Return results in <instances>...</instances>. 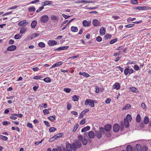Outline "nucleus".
<instances>
[{"label": "nucleus", "instance_id": "f257e3e1", "mask_svg": "<svg viewBox=\"0 0 151 151\" xmlns=\"http://www.w3.org/2000/svg\"><path fill=\"white\" fill-rule=\"evenodd\" d=\"M94 103H96L95 100H91L90 99H87L85 101V105L86 106L89 105L91 107H94Z\"/></svg>", "mask_w": 151, "mask_h": 151}, {"label": "nucleus", "instance_id": "f03ea898", "mask_svg": "<svg viewBox=\"0 0 151 151\" xmlns=\"http://www.w3.org/2000/svg\"><path fill=\"white\" fill-rule=\"evenodd\" d=\"M137 151H147V147L145 146L142 147L139 144H137L136 145Z\"/></svg>", "mask_w": 151, "mask_h": 151}, {"label": "nucleus", "instance_id": "7ed1b4c3", "mask_svg": "<svg viewBox=\"0 0 151 151\" xmlns=\"http://www.w3.org/2000/svg\"><path fill=\"white\" fill-rule=\"evenodd\" d=\"M134 9L139 10H147L151 9V7L148 6H134Z\"/></svg>", "mask_w": 151, "mask_h": 151}, {"label": "nucleus", "instance_id": "20e7f679", "mask_svg": "<svg viewBox=\"0 0 151 151\" xmlns=\"http://www.w3.org/2000/svg\"><path fill=\"white\" fill-rule=\"evenodd\" d=\"M78 138L82 142L83 144L84 145H86L87 144V141L86 138H84L81 135H79L78 137Z\"/></svg>", "mask_w": 151, "mask_h": 151}, {"label": "nucleus", "instance_id": "39448f33", "mask_svg": "<svg viewBox=\"0 0 151 151\" xmlns=\"http://www.w3.org/2000/svg\"><path fill=\"white\" fill-rule=\"evenodd\" d=\"M49 20V17L47 15L42 16L40 18V21L41 22L44 23H47Z\"/></svg>", "mask_w": 151, "mask_h": 151}, {"label": "nucleus", "instance_id": "423d86ee", "mask_svg": "<svg viewBox=\"0 0 151 151\" xmlns=\"http://www.w3.org/2000/svg\"><path fill=\"white\" fill-rule=\"evenodd\" d=\"M119 126L118 124H115L113 126V131L114 132H117L119 131Z\"/></svg>", "mask_w": 151, "mask_h": 151}, {"label": "nucleus", "instance_id": "0eeeda50", "mask_svg": "<svg viewBox=\"0 0 151 151\" xmlns=\"http://www.w3.org/2000/svg\"><path fill=\"white\" fill-rule=\"evenodd\" d=\"M49 46H54L57 44V42L55 40H50L47 42Z\"/></svg>", "mask_w": 151, "mask_h": 151}, {"label": "nucleus", "instance_id": "6e6552de", "mask_svg": "<svg viewBox=\"0 0 151 151\" xmlns=\"http://www.w3.org/2000/svg\"><path fill=\"white\" fill-rule=\"evenodd\" d=\"M17 46L14 45H12L8 47L7 50L8 51H13L17 49Z\"/></svg>", "mask_w": 151, "mask_h": 151}, {"label": "nucleus", "instance_id": "1a4fd4ad", "mask_svg": "<svg viewBox=\"0 0 151 151\" xmlns=\"http://www.w3.org/2000/svg\"><path fill=\"white\" fill-rule=\"evenodd\" d=\"M93 25L95 27H97L100 25V22L97 19H94L92 22Z\"/></svg>", "mask_w": 151, "mask_h": 151}, {"label": "nucleus", "instance_id": "9d476101", "mask_svg": "<svg viewBox=\"0 0 151 151\" xmlns=\"http://www.w3.org/2000/svg\"><path fill=\"white\" fill-rule=\"evenodd\" d=\"M106 30L105 28L104 27H102L100 29V34L101 36L104 35L106 32Z\"/></svg>", "mask_w": 151, "mask_h": 151}, {"label": "nucleus", "instance_id": "9b49d317", "mask_svg": "<svg viewBox=\"0 0 151 151\" xmlns=\"http://www.w3.org/2000/svg\"><path fill=\"white\" fill-rule=\"evenodd\" d=\"M111 126L110 124H107L105 125L104 127V129H105V130L106 132H109L110 131L111 128Z\"/></svg>", "mask_w": 151, "mask_h": 151}, {"label": "nucleus", "instance_id": "f8f14e48", "mask_svg": "<svg viewBox=\"0 0 151 151\" xmlns=\"http://www.w3.org/2000/svg\"><path fill=\"white\" fill-rule=\"evenodd\" d=\"M52 4V1H47L42 2V5L43 6H44L47 5H51Z\"/></svg>", "mask_w": 151, "mask_h": 151}, {"label": "nucleus", "instance_id": "ddd939ff", "mask_svg": "<svg viewBox=\"0 0 151 151\" xmlns=\"http://www.w3.org/2000/svg\"><path fill=\"white\" fill-rule=\"evenodd\" d=\"M95 136L98 139H100L101 138L102 136V134L100 132H99V131L96 130L95 131Z\"/></svg>", "mask_w": 151, "mask_h": 151}, {"label": "nucleus", "instance_id": "4468645a", "mask_svg": "<svg viewBox=\"0 0 151 151\" xmlns=\"http://www.w3.org/2000/svg\"><path fill=\"white\" fill-rule=\"evenodd\" d=\"M28 24V22H27L26 20H23L19 22L18 24L19 26H20L24 24H25V25H27Z\"/></svg>", "mask_w": 151, "mask_h": 151}, {"label": "nucleus", "instance_id": "2eb2a0df", "mask_svg": "<svg viewBox=\"0 0 151 151\" xmlns=\"http://www.w3.org/2000/svg\"><path fill=\"white\" fill-rule=\"evenodd\" d=\"M124 124L125 127L126 128H128L129 127V124L128 120L125 118L124 120Z\"/></svg>", "mask_w": 151, "mask_h": 151}, {"label": "nucleus", "instance_id": "dca6fc26", "mask_svg": "<svg viewBox=\"0 0 151 151\" xmlns=\"http://www.w3.org/2000/svg\"><path fill=\"white\" fill-rule=\"evenodd\" d=\"M113 87L116 90H119L120 88V86L119 83H116L113 85Z\"/></svg>", "mask_w": 151, "mask_h": 151}, {"label": "nucleus", "instance_id": "f3484780", "mask_svg": "<svg viewBox=\"0 0 151 151\" xmlns=\"http://www.w3.org/2000/svg\"><path fill=\"white\" fill-rule=\"evenodd\" d=\"M66 147L68 151H72V146L69 143H67L66 145Z\"/></svg>", "mask_w": 151, "mask_h": 151}, {"label": "nucleus", "instance_id": "a211bd4d", "mask_svg": "<svg viewBox=\"0 0 151 151\" xmlns=\"http://www.w3.org/2000/svg\"><path fill=\"white\" fill-rule=\"evenodd\" d=\"M88 135L89 137L91 138H93L94 137V133L92 131H91L89 132Z\"/></svg>", "mask_w": 151, "mask_h": 151}, {"label": "nucleus", "instance_id": "6ab92c4d", "mask_svg": "<svg viewBox=\"0 0 151 151\" xmlns=\"http://www.w3.org/2000/svg\"><path fill=\"white\" fill-rule=\"evenodd\" d=\"M83 24L84 27H87L90 26V23H89L88 22L87 20H84L83 22Z\"/></svg>", "mask_w": 151, "mask_h": 151}, {"label": "nucleus", "instance_id": "aec40b11", "mask_svg": "<svg viewBox=\"0 0 151 151\" xmlns=\"http://www.w3.org/2000/svg\"><path fill=\"white\" fill-rule=\"evenodd\" d=\"M129 66H127L125 67V68L124 70V73L125 75H127L128 74H129Z\"/></svg>", "mask_w": 151, "mask_h": 151}, {"label": "nucleus", "instance_id": "412c9836", "mask_svg": "<svg viewBox=\"0 0 151 151\" xmlns=\"http://www.w3.org/2000/svg\"><path fill=\"white\" fill-rule=\"evenodd\" d=\"M90 129V127L89 126H87L86 127L83 128L81 129V132H85L89 130Z\"/></svg>", "mask_w": 151, "mask_h": 151}, {"label": "nucleus", "instance_id": "4be33fe9", "mask_svg": "<svg viewBox=\"0 0 151 151\" xmlns=\"http://www.w3.org/2000/svg\"><path fill=\"white\" fill-rule=\"evenodd\" d=\"M37 23V21H36L35 20L33 21L32 22L31 24V27L33 28H35V27L36 26Z\"/></svg>", "mask_w": 151, "mask_h": 151}, {"label": "nucleus", "instance_id": "5701e85b", "mask_svg": "<svg viewBox=\"0 0 151 151\" xmlns=\"http://www.w3.org/2000/svg\"><path fill=\"white\" fill-rule=\"evenodd\" d=\"M149 121V119L147 116H146L144 118V123L145 124H147Z\"/></svg>", "mask_w": 151, "mask_h": 151}, {"label": "nucleus", "instance_id": "b1692460", "mask_svg": "<svg viewBox=\"0 0 151 151\" xmlns=\"http://www.w3.org/2000/svg\"><path fill=\"white\" fill-rule=\"evenodd\" d=\"M63 135L64 134L63 133H58L55 136V138H56L57 139L58 138L62 137L63 136Z\"/></svg>", "mask_w": 151, "mask_h": 151}, {"label": "nucleus", "instance_id": "393cba45", "mask_svg": "<svg viewBox=\"0 0 151 151\" xmlns=\"http://www.w3.org/2000/svg\"><path fill=\"white\" fill-rule=\"evenodd\" d=\"M79 74L80 75L83 76L84 77H86L87 78L89 76V75L86 72H80Z\"/></svg>", "mask_w": 151, "mask_h": 151}, {"label": "nucleus", "instance_id": "a878e982", "mask_svg": "<svg viewBox=\"0 0 151 151\" xmlns=\"http://www.w3.org/2000/svg\"><path fill=\"white\" fill-rule=\"evenodd\" d=\"M71 30L74 32H77L78 31V28L77 27L72 26L71 28Z\"/></svg>", "mask_w": 151, "mask_h": 151}, {"label": "nucleus", "instance_id": "bb28decb", "mask_svg": "<svg viewBox=\"0 0 151 151\" xmlns=\"http://www.w3.org/2000/svg\"><path fill=\"white\" fill-rule=\"evenodd\" d=\"M48 119L51 122H53L55 119V116L54 115L48 117Z\"/></svg>", "mask_w": 151, "mask_h": 151}, {"label": "nucleus", "instance_id": "cd10ccee", "mask_svg": "<svg viewBox=\"0 0 151 151\" xmlns=\"http://www.w3.org/2000/svg\"><path fill=\"white\" fill-rule=\"evenodd\" d=\"M141 120V118L140 116V115L139 114H138L137 115L136 118V122H138L139 123V122Z\"/></svg>", "mask_w": 151, "mask_h": 151}, {"label": "nucleus", "instance_id": "c85d7f7f", "mask_svg": "<svg viewBox=\"0 0 151 151\" xmlns=\"http://www.w3.org/2000/svg\"><path fill=\"white\" fill-rule=\"evenodd\" d=\"M72 150L74 151L76 150V149L78 148V147L76 145L75 143H73L72 144Z\"/></svg>", "mask_w": 151, "mask_h": 151}, {"label": "nucleus", "instance_id": "c756f323", "mask_svg": "<svg viewBox=\"0 0 151 151\" xmlns=\"http://www.w3.org/2000/svg\"><path fill=\"white\" fill-rule=\"evenodd\" d=\"M132 148H133L131 145H129L127 146L126 149L127 151H132Z\"/></svg>", "mask_w": 151, "mask_h": 151}, {"label": "nucleus", "instance_id": "7c9ffc66", "mask_svg": "<svg viewBox=\"0 0 151 151\" xmlns=\"http://www.w3.org/2000/svg\"><path fill=\"white\" fill-rule=\"evenodd\" d=\"M131 107V106L130 104H127L122 108V109L125 110L127 109H128L130 108Z\"/></svg>", "mask_w": 151, "mask_h": 151}, {"label": "nucleus", "instance_id": "2f4dec72", "mask_svg": "<svg viewBox=\"0 0 151 151\" xmlns=\"http://www.w3.org/2000/svg\"><path fill=\"white\" fill-rule=\"evenodd\" d=\"M111 37L112 35H111L107 33L104 36V38L106 40H107L111 38Z\"/></svg>", "mask_w": 151, "mask_h": 151}, {"label": "nucleus", "instance_id": "473e14b6", "mask_svg": "<svg viewBox=\"0 0 151 151\" xmlns=\"http://www.w3.org/2000/svg\"><path fill=\"white\" fill-rule=\"evenodd\" d=\"M76 145L78 147V148H80L82 145L80 141H77L76 143H75Z\"/></svg>", "mask_w": 151, "mask_h": 151}, {"label": "nucleus", "instance_id": "72a5a7b5", "mask_svg": "<svg viewBox=\"0 0 151 151\" xmlns=\"http://www.w3.org/2000/svg\"><path fill=\"white\" fill-rule=\"evenodd\" d=\"M43 80L46 83H50L51 82V79L48 77H47L45 78H44Z\"/></svg>", "mask_w": 151, "mask_h": 151}, {"label": "nucleus", "instance_id": "f704fd0d", "mask_svg": "<svg viewBox=\"0 0 151 151\" xmlns=\"http://www.w3.org/2000/svg\"><path fill=\"white\" fill-rule=\"evenodd\" d=\"M50 18L52 20H56L58 21V18L56 16L54 15L51 16Z\"/></svg>", "mask_w": 151, "mask_h": 151}, {"label": "nucleus", "instance_id": "c9c22d12", "mask_svg": "<svg viewBox=\"0 0 151 151\" xmlns=\"http://www.w3.org/2000/svg\"><path fill=\"white\" fill-rule=\"evenodd\" d=\"M72 99L73 101H77L79 99V98L76 95L73 96L72 97Z\"/></svg>", "mask_w": 151, "mask_h": 151}, {"label": "nucleus", "instance_id": "e433bc0d", "mask_svg": "<svg viewBox=\"0 0 151 151\" xmlns=\"http://www.w3.org/2000/svg\"><path fill=\"white\" fill-rule=\"evenodd\" d=\"M43 78V77L42 76H34L33 78V79H36V80H38L39 79H40L42 78Z\"/></svg>", "mask_w": 151, "mask_h": 151}, {"label": "nucleus", "instance_id": "4c0bfd02", "mask_svg": "<svg viewBox=\"0 0 151 151\" xmlns=\"http://www.w3.org/2000/svg\"><path fill=\"white\" fill-rule=\"evenodd\" d=\"M52 151H62L61 148L60 146H58L57 148H53Z\"/></svg>", "mask_w": 151, "mask_h": 151}, {"label": "nucleus", "instance_id": "58836bf2", "mask_svg": "<svg viewBox=\"0 0 151 151\" xmlns=\"http://www.w3.org/2000/svg\"><path fill=\"white\" fill-rule=\"evenodd\" d=\"M63 62H58L57 63L55 64H54V65L55 67H58L61 65L63 64Z\"/></svg>", "mask_w": 151, "mask_h": 151}, {"label": "nucleus", "instance_id": "ea45409f", "mask_svg": "<svg viewBox=\"0 0 151 151\" xmlns=\"http://www.w3.org/2000/svg\"><path fill=\"white\" fill-rule=\"evenodd\" d=\"M118 40V39L117 38H115L112 40H111L110 42V44H112L116 42Z\"/></svg>", "mask_w": 151, "mask_h": 151}, {"label": "nucleus", "instance_id": "a19ab883", "mask_svg": "<svg viewBox=\"0 0 151 151\" xmlns=\"http://www.w3.org/2000/svg\"><path fill=\"white\" fill-rule=\"evenodd\" d=\"M38 46L41 47H45V45L44 43L41 42L38 43Z\"/></svg>", "mask_w": 151, "mask_h": 151}, {"label": "nucleus", "instance_id": "79ce46f5", "mask_svg": "<svg viewBox=\"0 0 151 151\" xmlns=\"http://www.w3.org/2000/svg\"><path fill=\"white\" fill-rule=\"evenodd\" d=\"M99 131L102 134L104 133L105 129L103 127H101L99 128Z\"/></svg>", "mask_w": 151, "mask_h": 151}, {"label": "nucleus", "instance_id": "37998d69", "mask_svg": "<svg viewBox=\"0 0 151 151\" xmlns=\"http://www.w3.org/2000/svg\"><path fill=\"white\" fill-rule=\"evenodd\" d=\"M28 10L29 12H34L35 10V9L34 6H31L29 8Z\"/></svg>", "mask_w": 151, "mask_h": 151}, {"label": "nucleus", "instance_id": "c03bdc74", "mask_svg": "<svg viewBox=\"0 0 151 151\" xmlns=\"http://www.w3.org/2000/svg\"><path fill=\"white\" fill-rule=\"evenodd\" d=\"M0 139L4 140H7L8 139L7 137L2 135H0Z\"/></svg>", "mask_w": 151, "mask_h": 151}, {"label": "nucleus", "instance_id": "a18cd8bd", "mask_svg": "<svg viewBox=\"0 0 151 151\" xmlns=\"http://www.w3.org/2000/svg\"><path fill=\"white\" fill-rule=\"evenodd\" d=\"M27 29L26 28H25L22 27L20 31V33L21 34H22L24 33L26 31Z\"/></svg>", "mask_w": 151, "mask_h": 151}, {"label": "nucleus", "instance_id": "49530a36", "mask_svg": "<svg viewBox=\"0 0 151 151\" xmlns=\"http://www.w3.org/2000/svg\"><path fill=\"white\" fill-rule=\"evenodd\" d=\"M11 124V123L10 122H8L7 121H4L2 122V124L3 125H10Z\"/></svg>", "mask_w": 151, "mask_h": 151}, {"label": "nucleus", "instance_id": "de8ad7c7", "mask_svg": "<svg viewBox=\"0 0 151 151\" xmlns=\"http://www.w3.org/2000/svg\"><path fill=\"white\" fill-rule=\"evenodd\" d=\"M43 112L45 115H46L47 114H49L50 113L49 111L47 109H44L43 110Z\"/></svg>", "mask_w": 151, "mask_h": 151}, {"label": "nucleus", "instance_id": "09e8293b", "mask_svg": "<svg viewBox=\"0 0 151 151\" xmlns=\"http://www.w3.org/2000/svg\"><path fill=\"white\" fill-rule=\"evenodd\" d=\"M125 119L129 120L130 121H131L132 119L131 116L129 114L127 115L126 118Z\"/></svg>", "mask_w": 151, "mask_h": 151}, {"label": "nucleus", "instance_id": "8fccbe9b", "mask_svg": "<svg viewBox=\"0 0 151 151\" xmlns=\"http://www.w3.org/2000/svg\"><path fill=\"white\" fill-rule=\"evenodd\" d=\"M136 63V62L135 61H131L130 60H128V62L127 63V65H128L129 64H135Z\"/></svg>", "mask_w": 151, "mask_h": 151}, {"label": "nucleus", "instance_id": "3c124183", "mask_svg": "<svg viewBox=\"0 0 151 151\" xmlns=\"http://www.w3.org/2000/svg\"><path fill=\"white\" fill-rule=\"evenodd\" d=\"M63 90L67 93H69L71 91V89L68 88H65Z\"/></svg>", "mask_w": 151, "mask_h": 151}, {"label": "nucleus", "instance_id": "603ef678", "mask_svg": "<svg viewBox=\"0 0 151 151\" xmlns=\"http://www.w3.org/2000/svg\"><path fill=\"white\" fill-rule=\"evenodd\" d=\"M112 18L114 19V20H118L121 19L119 16L117 15H113L112 16Z\"/></svg>", "mask_w": 151, "mask_h": 151}, {"label": "nucleus", "instance_id": "864d4df0", "mask_svg": "<svg viewBox=\"0 0 151 151\" xmlns=\"http://www.w3.org/2000/svg\"><path fill=\"white\" fill-rule=\"evenodd\" d=\"M22 36L19 35L18 34H16L14 36V38L16 39H19L21 38Z\"/></svg>", "mask_w": 151, "mask_h": 151}, {"label": "nucleus", "instance_id": "5fc2aeb1", "mask_svg": "<svg viewBox=\"0 0 151 151\" xmlns=\"http://www.w3.org/2000/svg\"><path fill=\"white\" fill-rule=\"evenodd\" d=\"M134 69L136 71H138L139 69V67L137 65H134L133 67Z\"/></svg>", "mask_w": 151, "mask_h": 151}, {"label": "nucleus", "instance_id": "6e6d98bb", "mask_svg": "<svg viewBox=\"0 0 151 151\" xmlns=\"http://www.w3.org/2000/svg\"><path fill=\"white\" fill-rule=\"evenodd\" d=\"M78 124H76L74 127V129L73 130V132H75L76 130L78 128Z\"/></svg>", "mask_w": 151, "mask_h": 151}, {"label": "nucleus", "instance_id": "4d7b16f0", "mask_svg": "<svg viewBox=\"0 0 151 151\" xmlns=\"http://www.w3.org/2000/svg\"><path fill=\"white\" fill-rule=\"evenodd\" d=\"M56 130V129L54 127H50L49 129V131L50 132H54Z\"/></svg>", "mask_w": 151, "mask_h": 151}, {"label": "nucleus", "instance_id": "13d9d810", "mask_svg": "<svg viewBox=\"0 0 151 151\" xmlns=\"http://www.w3.org/2000/svg\"><path fill=\"white\" fill-rule=\"evenodd\" d=\"M85 114L84 112L82 111L80 114L78 118L80 119L83 118Z\"/></svg>", "mask_w": 151, "mask_h": 151}, {"label": "nucleus", "instance_id": "bf43d9fd", "mask_svg": "<svg viewBox=\"0 0 151 151\" xmlns=\"http://www.w3.org/2000/svg\"><path fill=\"white\" fill-rule=\"evenodd\" d=\"M44 8V6H42L39 7V8L36 11L37 13H38L41 10H42Z\"/></svg>", "mask_w": 151, "mask_h": 151}, {"label": "nucleus", "instance_id": "052dcab7", "mask_svg": "<svg viewBox=\"0 0 151 151\" xmlns=\"http://www.w3.org/2000/svg\"><path fill=\"white\" fill-rule=\"evenodd\" d=\"M56 139L55 138V136H54L49 139V142H52Z\"/></svg>", "mask_w": 151, "mask_h": 151}, {"label": "nucleus", "instance_id": "680f3d73", "mask_svg": "<svg viewBox=\"0 0 151 151\" xmlns=\"http://www.w3.org/2000/svg\"><path fill=\"white\" fill-rule=\"evenodd\" d=\"M96 40L97 41L100 42L102 41V38L100 36H99L96 37Z\"/></svg>", "mask_w": 151, "mask_h": 151}, {"label": "nucleus", "instance_id": "e2e57ef3", "mask_svg": "<svg viewBox=\"0 0 151 151\" xmlns=\"http://www.w3.org/2000/svg\"><path fill=\"white\" fill-rule=\"evenodd\" d=\"M134 25V24H127V25H126L125 26V27H126L129 28H131V27H132Z\"/></svg>", "mask_w": 151, "mask_h": 151}, {"label": "nucleus", "instance_id": "0e129e2a", "mask_svg": "<svg viewBox=\"0 0 151 151\" xmlns=\"http://www.w3.org/2000/svg\"><path fill=\"white\" fill-rule=\"evenodd\" d=\"M44 124H45L46 126H47L48 127H50V124L49 123V122L46 121H44Z\"/></svg>", "mask_w": 151, "mask_h": 151}, {"label": "nucleus", "instance_id": "69168bd1", "mask_svg": "<svg viewBox=\"0 0 151 151\" xmlns=\"http://www.w3.org/2000/svg\"><path fill=\"white\" fill-rule=\"evenodd\" d=\"M131 2L133 4H136L138 3L137 0H131Z\"/></svg>", "mask_w": 151, "mask_h": 151}, {"label": "nucleus", "instance_id": "338daca9", "mask_svg": "<svg viewBox=\"0 0 151 151\" xmlns=\"http://www.w3.org/2000/svg\"><path fill=\"white\" fill-rule=\"evenodd\" d=\"M85 120V118H84L83 119L81 122L80 123V124L81 125H83L84 124H85L86 123Z\"/></svg>", "mask_w": 151, "mask_h": 151}, {"label": "nucleus", "instance_id": "774afa93", "mask_svg": "<svg viewBox=\"0 0 151 151\" xmlns=\"http://www.w3.org/2000/svg\"><path fill=\"white\" fill-rule=\"evenodd\" d=\"M14 41L12 39L10 40L9 41V43L10 45H12L14 43Z\"/></svg>", "mask_w": 151, "mask_h": 151}]
</instances>
